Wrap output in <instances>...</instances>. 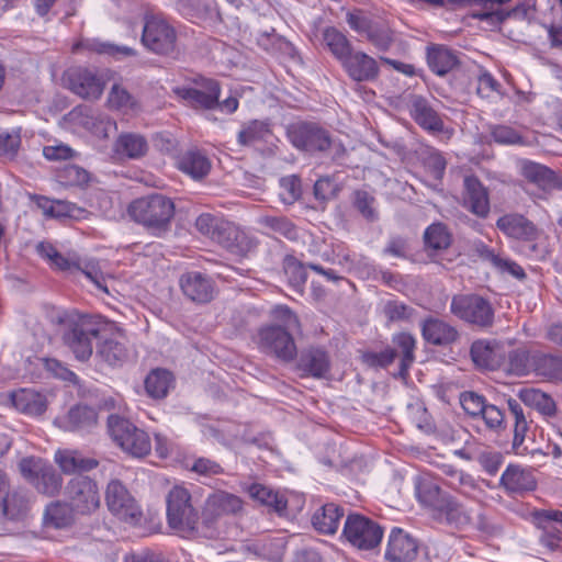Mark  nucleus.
Returning a JSON list of instances; mask_svg holds the SVG:
<instances>
[{"mask_svg": "<svg viewBox=\"0 0 562 562\" xmlns=\"http://www.w3.org/2000/svg\"><path fill=\"white\" fill-rule=\"evenodd\" d=\"M290 143L310 154L324 153L329 145V132L314 122H299L288 128Z\"/></svg>", "mask_w": 562, "mask_h": 562, "instance_id": "12", "label": "nucleus"}, {"mask_svg": "<svg viewBox=\"0 0 562 562\" xmlns=\"http://www.w3.org/2000/svg\"><path fill=\"white\" fill-rule=\"evenodd\" d=\"M460 404L464 412L472 418H479L484 412L487 402L483 395L472 391L462 392L460 395Z\"/></svg>", "mask_w": 562, "mask_h": 562, "instance_id": "61", "label": "nucleus"}, {"mask_svg": "<svg viewBox=\"0 0 562 562\" xmlns=\"http://www.w3.org/2000/svg\"><path fill=\"white\" fill-rule=\"evenodd\" d=\"M261 233L266 236L280 235L290 241L300 238V228L285 215L266 214L257 220Z\"/></svg>", "mask_w": 562, "mask_h": 562, "instance_id": "33", "label": "nucleus"}, {"mask_svg": "<svg viewBox=\"0 0 562 562\" xmlns=\"http://www.w3.org/2000/svg\"><path fill=\"white\" fill-rule=\"evenodd\" d=\"M179 284L183 295L198 304H205L213 300L215 282L200 271H189L180 277Z\"/></svg>", "mask_w": 562, "mask_h": 562, "instance_id": "18", "label": "nucleus"}, {"mask_svg": "<svg viewBox=\"0 0 562 562\" xmlns=\"http://www.w3.org/2000/svg\"><path fill=\"white\" fill-rule=\"evenodd\" d=\"M64 499L76 515L89 516L101 504V495L95 480L88 475H75L64 486Z\"/></svg>", "mask_w": 562, "mask_h": 562, "instance_id": "8", "label": "nucleus"}, {"mask_svg": "<svg viewBox=\"0 0 562 562\" xmlns=\"http://www.w3.org/2000/svg\"><path fill=\"white\" fill-rule=\"evenodd\" d=\"M297 368L306 375L322 379L330 370V359L326 350L319 347H311L301 352Z\"/></svg>", "mask_w": 562, "mask_h": 562, "instance_id": "31", "label": "nucleus"}, {"mask_svg": "<svg viewBox=\"0 0 562 562\" xmlns=\"http://www.w3.org/2000/svg\"><path fill=\"white\" fill-rule=\"evenodd\" d=\"M196 87L184 88L181 90V97L188 100L195 108L205 110L215 109L218 105L221 94L220 82L215 79L200 77L195 80Z\"/></svg>", "mask_w": 562, "mask_h": 562, "instance_id": "20", "label": "nucleus"}, {"mask_svg": "<svg viewBox=\"0 0 562 562\" xmlns=\"http://www.w3.org/2000/svg\"><path fill=\"white\" fill-rule=\"evenodd\" d=\"M481 418L485 425V429L492 434L501 435L507 428L506 412L494 404H486L483 409Z\"/></svg>", "mask_w": 562, "mask_h": 562, "instance_id": "56", "label": "nucleus"}, {"mask_svg": "<svg viewBox=\"0 0 562 562\" xmlns=\"http://www.w3.org/2000/svg\"><path fill=\"white\" fill-rule=\"evenodd\" d=\"M517 397L526 406L536 409L544 417L551 418L557 415L558 408L553 397L535 387H522L518 391Z\"/></svg>", "mask_w": 562, "mask_h": 562, "instance_id": "40", "label": "nucleus"}, {"mask_svg": "<svg viewBox=\"0 0 562 562\" xmlns=\"http://www.w3.org/2000/svg\"><path fill=\"white\" fill-rule=\"evenodd\" d=\"M272 136L271 124L268 120H251L241 124L237 134V143L244 147L267 143Z\"/></svg>", "mask_w": 562, "mask_h": 562, "instance_id": "41", "label": "nucleus"}, {"mask_svg": "<svg viewBox=\"0 0 562 562\" xmlns=\"http://www.w3.org/2000/svg\"><path fill=\"white\" fill-rule=\"evenodd\" d=\"M392 342L396 347L397 356H400L398 375L406 378L409 368L415 361L416 339L409 333H398L392 337Z\"/></svg>", "mask_w": 562, "mask_h": 562, "instance_id": "46", "label": "nucleus"}, {"mask_svg": "<svg viewBox=\"0 0 562 562\" xmlns=\"http://www.w3.org/2000/svg\"><path fill=\"white\" fill-rule=\"evenodd\" d=\"M507 418L513 420V450L516 454H522L526 448L521 449L526 435L529 430L528 414L525 412L521 404L509 397L507 401Z\"/></svg>", "mask_w": 562, "mask_h": 562, "instance_id": "35", "label": "nucleus"}, {"mask_svg": "<svg viewBox=\"0 0 562 562\" xmlns=\"http://www.w3.org/2000/svg\"><path fill=\"white\" fill-rule=\"evenodd\" d=\"M423 339L436 347H449L460 338L458 329L437 317H427L420 324Z\"/></svg>", "mask_w": 562, "mask_h": 562, "instance_id": "21", "label": "nucleus"}, {"mask_svg": "<svg viewBox=\"0 0 562 562\" xmlns=\"http://www.w3.org/2000/svg\"><path fill=\"white\" fill-rule=\"evenodd\" d=\"M537 376L544 381L562 382V356L536 351L533 371Z\"/></svg>", "mask_w": 562, "mask_h": 562, "instance_id": "43", "label": "nucleus"}, {"mask_svg": "<svg viewBox=\"0 0 562 562\" xmlns=\"http://www.w3.org/2000/svg\"><path fill=\"white\" fill-rule=\"evenodd\" d=\"M199 514L188 488L175 485L167 495V519L171 529L198 536Z\"/></svg>", "mask_w": 562, "mask_h": 562, "instance_id": "4", "label": "nucleus"}, {"mask_svg": "<svg viewBox=\"0 0 562 562\" xmlns=\"http://www.w3.org/2000/svg\"><path fill=\"white\" fill-rule=\"evenodd\" d=\"M112 150L120 160H138L147 155L149 144L142 134L125 132L116 137Z\"/></svg>", "mask_w": 562, "mask_h": 562, "instance_id": "26", "label": "nucleus"}, {"mask_svg": "<svg viewBox=\"0 0 562 562\" xmlns=\"http://www.w3.org/2000/svg\"><path fill=\"white\" fill-rule=\"evenodd\" d=\"M32 498L22 490L10 491L0 505V517L4 521L24 522L31 514Z\"/></svg>", "mask_w": 562, "mask_h": 562, "instance_id": "22", "label": "nucleus"}, {"mask_svg": "<svg viewBox=\"0 0 562 562\" xmlns=\"http://www.w3.org/2000/svg\"><path fill=\"white\" fill-rule=\"evenodd\" d=\"M535 359L536 351L532 352L527 347L520 346L507 353L503 351L499 370L510 376H527L533 371Z\"/></svg>", "mask_w": 562, "mask_h": 562, "instance_id": "25", "label": "nucleus"}, {"mask_svg": "<svg viewBox=\"0 0 562 562\" xmlns=\"http://www.w3.org/2000/svg\"><path fill=\"white\" fill-rule=\"evenodd\" d=\"M425 245L428 249L438 251L447 249L451 244V236L441 223L431 224L424 234Z\"/></svg>", "mask_w": 562, "mask_h": 562, "instance_id": "58", "label": "nucleus"}, {"mask_svg": "<svg viewBox=\"0 0 562 562\" xmlns=\"http://www.w3.org/2000/svg\"><path fill=\"white\" fill-rule=\"evenodd\" d=\"M537 484L532 468L515 463L508 464L499 479V487L509 496H524L535 491Z\"/></svg>", "mask_w": 562, "mask_h": 562, "instance_id": "16", "label": "nucleus"}, {"mask_svg": "<svg viewBox=\"0 0 562 562\" xmlns=\"http://www.w3.org/2000/svg\"><path fill=\"white\" fill-rule=\"evenodd\" d=\"M341 65L355 81H372L379 75L375 59L362 52L352 50Z\"/></svg>", "mask_w": 562, "mask_h": 562, "instance_id": "28", "label": "nucleus"}, {"mask_svg": "<svg viewBox=\"0 0 562 562\" xmlns=\"http://www.w3.org/2000/svg\"><path fill=\"white\" fill-rule=\"evenodd\" d=\"M55 462L64 474L89 472L99 465L94 458L83 456L82 452L71 449H59L55 453Z\"/></svg>", "mask_w": 562, "mask_h": 562, "instance_id": "32", "label": "nucleus"}, {"mask_svg": "<svg viewBox=\"0 0 562 562\" xmlns=\"http://www.w3.org/2000/svg\"><path fill=\"white\" fill-rule=\"evenodd\" d=\"M256 342L260 351L283 362H291L297 355L290 330L276 324L261 326L257 331Z\"/></svg>", "mask_w": 562, "mask_h": 562, "instance_id": "10", "label": "nucleus"}, {"mask_svg": "<svg viewBox=\"0 0 562 562\" xmlns=\"http://www.w3.org/2000/svg\"><path fill=\"white\" fill-rule=\"evenodd\" d=\"M462 205L480 218H486L490 214L488 190L474 175H468L463 179Z\"/></svg>", "mask_w": 562, "mask_h": 562, "instance_id": "17", "label": "nucleus"}, {"mask_svg": "<svg viewBox=\"0 0 562 562\" xmlns=\"http://www.w3.org/2000/svg\"><path fill=\"white\" fill-rule=\"evenodd\" d=\"M229 224L231 222L223 216L211 213H202L195 220L198 232L218 245H221Z\"/></svg>", "mask_w": 562, "mask_h": 562, "instance_id": "45", "label": "nucleus"}, {"mask_svg": "<svg viewBox=\"0 0 562 562\" xmlns=\"http://www.w3.org/2000/svg\"><path fill=\"white\" fill-rule=\"evenodd\" d=\"M427 63L432 72L445 76L458 66L459 60L454 52L438 45L428 48Z\"/></svg>", "mask_w": 562, "mask_h": 562, "instance_id": "47", "label": "nucleus"}, {"mask_svg": "<svg viewBox=\"0 0 562 562\" xmlns=\"http://www.w3.org/2000/svg\"><path fill=\"white\" fill-rule=\"evenodd\" d=\"M244 512V501L236 494L224 490L210 493L201 508L198 536L216 539L221 536V522L228 517H237Z\"/></svg>", "mask_w": 562, "mask_h": 562, "instance_id": "1", "label": "nucleus"}, {"mask_svg": "<svg viewBox=\"0 0 562 562\" xmlns=\"http://www.w3.org/2000/svg\"><path fill=\"white\" fill-rule=\"evenodd\" d=\"M441 472L449 479L448 486L467 497L473 496L480 490L476 480L471 474L452 464H442Z\"/></svg>", "mask_w": 562, "mask_h": 562, "instance_id": "44", "label": "nucleus"}, {"mask_svg": "<svg viewBox=\"0 0 562 562\" xmlns=\"http://www.w3.org/2000/svg\"><path fill=\"white\" fill-rule=\"evenodd\" d=\"M279 195L284 204H293L302 195L301 179L295 175L281 178Z\"/></svg>", "mask_w": 562, "mask_h": 562, "instance_id": "60", "label": "nucleus"}, {"mask_svg": "<svg viewBox=\"0 0 562 562\" xmlns=\"http://www.w3.org/2000/svg\"><path fill=\"white\" fill-rule=\"evenodd\" d=\"M108 509L120 520L137 524L142 518V510L125 485L119 480H111L105 490Z\"/></svg>", "mask_w": 562, "mask_h": 562, "instance_id": "13", "label": "nucleus"}, {"mask_svg": "<svg viewBox=\"0 0 562 562\" xmlns=\"http://www.w3.org/2000/svg\"><path fill=\"white\" fill-rule=\"evenodd\" d=\"M108 428L112 439L128 454L136 458L149 454L151 441L148 434L128 419L119 415H110Z\"/></svg>", "mask_w": 562, "mask_h": 562, "instance_id": "7", "label": "nucleus"}, {"mask_svg": "<svg viewBox=\"0 0 562 562\" xmlns=\"http://www.w3.org/2000/svg\"><path fill=\"white\" fill-rule=\"evenodd\" d=\"M397 357V351L394 348L386 347L385 349L374 352L368 351L362 355V361L369 367L386 368L392 364Z\"/></svg>", "mask_w": 562, "mask_h": 562, "instance_id": "63", "label": "nucleus"}, {"mask_svg": "<svg viewBox=\"0 0 562 562\" xmlns=\"http://www.w3.org/2000/svg\"><path fill=\"white\" fill-rule=\"evenodd\" d=\"M344 516V507L335 503H327L314 513L312 525L319 533L334 535L338 530Z\"/></svg>", "mask_w": 562, "mask_h": 562, "instance_id": "39", "label": "nucleus"}, {"mask_svg": "<svg viewBox=\"0 0 562 562\" xmlns=\"http://www.w3.org/2000/svg\"><path fill=\"white\" fill-rule=\"evenodd\" d=\"M323 42L336 59L342 63L352 52L348 38L336 27L329 26L323 31Z\"/></svg>", "mask_w": 562, "mask_h": 562, "instance_id": "52", "label": "nucleus"}, {"mask_svg": "<svg viewBox=\"0 0 562 562\" xmlns=\"http://www.w3.org/2000/svg\"><path fill=\"white\" fill-rule=\"evenodd\" d=\"M450 311L459 319L480 328H488L494 323V310L491 303L477 294L454 295Z\"/></svg>", "mask_w": 562, "mask_h": 562, "instance_id": "11", "label": "nucleus"}, {"mask_svg": "<svg viewBox=\"0 0 562 562\" xmlns=\"http://www.w3.org/2000/svg\"><path fill=\"white\" fill-rule=\"evenodd\" d=\"M75 512L68 502L55 501L46 506L44 513V524L47 527L61 529L72 524Z\"/></svg>", "mask_w": 562, "mask_h": 562, "instance_id": "50", "label": "nucleus"}, {"mask_svg": "<svg viewBox=\"0 0 562 562\" xmlns=\"http://www.w3.org/2000/svg\"><path fill=\"white\" fill-rule=\"evenodd\" d=\"M424 165L435 180L440 181L443 178L447 160L439 150H429L424 158Z\"/></svg>", "mask_w": 562, "mask_h": 562, "instance_id": "64", "label": "nucleus"}, {"mask_svg": "<svg viewBox=\"0 0 562 562\" xmlns=\"http://www.w3.org/2000/svg\"><path fill=\"white\" fill-rule=\"evenodd\" d=\"M37 254L56 270L64 272H72L80 270L82 271L89 279L94 281L98 285V281L95 277L90 271L82 270L80 267V262L77 259L67 258L61 255L50 243H40L36 247Z\"/></svg>", "mask_w": 562, "mask_h": 562, "instance_id": "38", "label": "nucleus"}, {"mask_svg": "<svg viewBox=\"0 0 562 562\" xmlns=\"http://www.w3.org/2000/svg\"><path fill=\"white\" fill-rule=\"evenodd\" d=\"M108 103L115 110H135L137 102L135 98L121 85L114 83L110 90Z\"/></svg>", "mask_w": 562, "mask_h": 562, "instance_id": "59", "label": "nucleus"}, {"mask_svg": "<svg viewBox=\"0 0 562 562\" xmlns=\"http://www.w3.org/2000/svg\"><path fill=\"white\" fill-rule=\"evenodd\" d=\"M504 348L496 340L476 339L470 348V356L473 363L484 370H499Z\"/></svg>", "mask_w": 562, "mask_h": 562, "instance_id": "23", "label": "nucleus"}, {"mask_svg": "<svg viewBox=\"0 0 562 562\" xmlns=\"http://www.w3.org/2000/svg\"><path fill=\"white\" fill-rule=\"evenodd\" d=\"M56 179L65 187H83L90 181V173L82 167L66 164L56 170Z\"/></svg>", "mask_w": 562, "mask_h": 562, "instance_id": "55", "label": "nucleus"}, {"mask_svg": "<svg viewBox=\"0 0 562 562\" xmlns=\"http://www.w3.org/2000/svg\"><path fill=\"white\" fill-rule=\"evenodd\" d=\"M122 334L117 333L110 337H99L95 355L102 361L112 367H120L127 361L128 350L125 342L119 338Z\"/></svg>", "mask_w": 562, "mask_h": 562, "instance_id": "34", "label": "nucleus"}, {"mask_svg": "<svg viewBox=\"0 0 562 562\" xmlns=\"http://www.w3.org/2000/svg\"><path fill=\"white\" fill-rule=\"evenodd\" d=\"M369 42H371L376 49L386 52L393 43L392 32L386 26H380L375 23L370 27L366 34Z\"/></svg>", "mask_w": 562, "mask_h": 562, "instance_id": "62", "label": "nucleus"}, {"mask_svg": "<svg viewBox=\"0 0 562 562\" xmlns=\"http://www.w3.org/2000/svg\"><path fill=\"white\" fill-rule=\"evenodd\" d=\"M9 397L16 411L31 417L42 416L48 406L46 396L31 389L13 391Z\"/></svg>", "mask_w": 562, "mask_h": 562, "instance_id": "30", "label": "nucleus"}, {"mask_svg": "<svg viewBox=\"0 0 562 562\" xmlns=\"http://www.w3.org/2000/svg\"><path fill=\"white\" fill-rule=\"evenodd\" d=\"M83 49L99 55H108L120 59L122 57L135 56L136 50L128 46H120L108 42H101L99 40H87L77 45Z\"/></svg>", "mask_w": 562, "mask_h": 562, "instance_id": "53", "label": "nucleus"}, {"mask_svg": "<svg viewBox=\"0 0 562 562\" xmlns=\"http://www.w3.org/2000/svg\"><path fill=\"white\" fill-rule=\"evenodd\" d=\"M419 553V543L416 538L402 528H392L384 552L387 562H413Z\"/></svg>", "mask_w": 562, "mask_h": 562, "instance_id": "15", "label": "nucleus"}, {"mask_svg": "<svg viewBox=\"0 0 562 562\" xmlns=\"http://www.w3.org/2000/svg\"><path fill=\"white\" fill-rule=\"evenodd\" d=\"M536 527L541 530L539 542L549 551L554 552L562 549V531L551 522L562 525V510L539 509L533 513Z\"/></svg>", "mask_w": 562, "mask_h": 562, "instance_id": "19", "label": "nucleus"}, {"mask_svg": "<svg viewBox=\"0 0 562 562\" xmlns=\"http://www.w3.org/2000/svg\"><path fill=\"white\" fill-rule=\"evenodd\" d=\"M521 176L543 191L562 190V179L544 165L524 160L520 165Z\"/></svg>", "mask_w": 562, "mask_h": 562, "instance_id": "27", "label": "nucleus"}, {"mask_svg": "<svg viewBox=\"0 0 562 562\" xmlns=\"http://www.w3.org/2000/svg\"><path fill=\"white\" fill-rule=\"evenodd\" d=\"M413 117L415 122L424 130L431 132H441L443 130L442 120L423 98H417L414 100Z\"/></svg>", "mask_w": 562, "mask_h": 562, "instance_id": "49", "label": "nucleus"}, {"mask_svg": "<svg viewBox=\"0 0 562 562\" xmlns=\"http://www.w3.org/2000/svg\"><path fill=\"white\" fill-rule=\"evenodd\" d=\"M248 494L252 499L269 507L279 515H283L286 512L288 501L285 497L270 487L254 483L248 487Z\"/></svg>", "mask_w": 562, "mask_h": 562, "instance_id": "48", "label": "nucleus"}, {"mask_svg": "<svg viewBox=\"0 0 562 562\" xmlns=\"http://www.w3.org/2000/svg\"><path fill=\"white\" fill-rule=\"evenodd\" d=\"M342 537L353 548L369 551L380 546L383 528L371 518L353 513L345 520Z\"/></svg>", "mask_w": 562, "mask_h": 562, "instance_id": "9", "label": "nucleus"}, {"mask_svg": "<svg viewBox=\"0 0 562 562\" xmlns=\"http://www.w3.org/2000/svg\"><path fill=\"white\" fill-rule=\"evenodd\" d=\"M178 167L193 179H202L211 171V160L204 151L193 148L184 151L178 160Z\"/></svg>", "mask_w": 562, "mask_h": 562, "instance_id": "42", "label": "nucleus"}, {"mask_svg": "<svg viewBox=\"0 0 562 562\" xmlns=\"http://www.w3.org/2000/svg\"><path fill=\"white\" fill-rule=\"evenodd\" d=\"M58 323L65 325L64 344L71 350L76 359L87 361L93 353V340L100 337L99 317L76 312H64Z\"/></svg>", "mask_w": 562, "mask_h": 562, "instance_id": "2", "label": "nucleus"}, {"mask_svg": "<svg viewBox=\"0 0 562 562\" xmlns=\"http://www.w3.org/2000/svg\"><path fill=\"white\" fill-rule=\"evenodd\" d=\"M128 215L154 234L166 232L175 215L173 201L164 194H150L131 202Z\"/></svg>", "mask_w": 562, "mask_h": 562, "instance_id": "3", "label": "nucleus"}, {"mask_svg": "<svg viewBox=\"0 0 562 562\" xmlns=\"http://www.w3.org/2000/svg\"><path fill=\"white\" fill-rule=\"evenodd\" d=\"M496 227L506 236L521 240H535L538 231L533 223L521 214L510 213L501 216Z\"/></svg>", "mask_w": 562, "mask_h": 562, "instance_id": "29", "label": "nucleus"}, {"mask_svg": "<svg viewBox=\"0 0 562 562\" xmlns=\"http://www.w3.org/2000/svg\"><path fill=\"white\" fill-rule=\"evenodd\" d=\"M282 268L284 273L288 276L290 283L300 288L303 286L307 281V272L306 269L307 263H303L297 258H295L292 254H286L282 259Z\"/></svg>", "mask_w": 562, "mask_h": 562, "instance_id": "57", "label": "nucleus"}, {"mask_svg": "<svg viewBox=\"0 0 562 562\" xmlns=\"http://www.w3.org/2000/svg\"><path fill=\"white\" fill-rule=\"evenodd\" d=\"M69 90L83 99H99L104 90V80L97 71L86 67H74L65 72Z\"/></svg>", "mask_w": 562, "mask_h": 562, "instance_id": "14", "label": "nucleus"}, {"mask_svg": "<svg viewBox=\"0 0 562 562\" xmlns=\"http://www.w3.org/2000/svg\"><path fill=\"white\" fill-rule=\"evenodd\" d=\"M415 494L418 502L432 510L448 493L432 480L418 477L415 484Z\"/></svg>", "mask_w": 562, "mask_h": 562, "instance_id": "51", "label": "nucleus"}, {"mask_svg": "<svg viewBox=\"0 0 562 562\" xmlns=\"http://www.w3.org/2000/svg\"><path fill=\"white\" fill-rule=\"evenodd\" d=\"M97 422V412L87 405H76L58 419L60 427L67 431H87L93 428Z\"/></svg>", "mask_w": 562, "mask_h": 562, "instance_id": "36", "label": "nucleus"}, {"mask_svg": "<svg viewBox=\"0 0 562 562\" xmlns=\"http://www.w3.org/2000/svg\"><path fill=\"white\" fill-rule=\"evenodd\" d=\"M221 246L232 254L246 256L257 248L258 240L256 237L246 233L239 226L231 222L228 228H226Z\"/></svg>", "mask_w": 562, "mask_h": 562, "instance_id": "37", "label": "nucleus"}, {"mask_svg": "<svg viewBox=\"0 0 562 562\" xmlns=\"http://www.w3.org/2000/svg\"><path fill=\"white\" fill-rule=\"evenodd\" d=\"M177 32L161 15H145L140 42L149 52L161 56L178 53Z\"/></svg>", "mask_w": 562, "mask_h": 562, "instance_id": "6", "label": "nucleus"}, {"mask_svg": "<svg viewBox=\"0 0 562 562\" xmlns=\"http://www.w3.org/2000/svg\"><path fill=\"white\" fill-rule=\"evenodd\" d=\"M23 479L40 494L53 497L63 487L61 474L46 460L37 457H26L19 462Z\"/></svg>", "mask_w": 562, "mask_h": 562, "instance_id": "5", "label": "nucleus"}, {"mask_svg": "<svg viewBox=\"0 0 562 562\" xmlns=\"http://www.w3.org/2000/svg\"><path fill=\"white\" fill-rule=\"evenodd\" d=\"M172 375L168 370L155 369L145 380V390L154 398H164L168 394Z\"/></svg>", "mask_w": 562, "mask_h": 562, "instance_id": "54", "label": "nucleus"}, {"mask_svg": "<svg viewBox=\"0 0 562 562\" xmlns=\"http://www.w3.org/2000/svg\"><path fill=\"white\" fill-rule=\"evenodd\" d=\"M431 513L434 519L438 522L457 528L470 524L471 520L470 514L463 504L449 493L441 498Z\"/></svg>", "mask_w": 562, "mask_h": 562, "instance_id": "24", "label": "nucleus"}]
</instances>
